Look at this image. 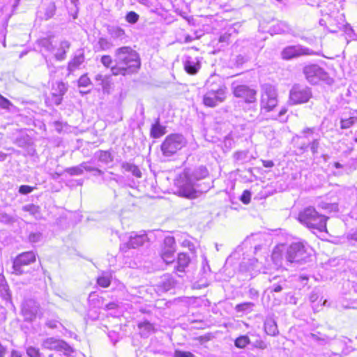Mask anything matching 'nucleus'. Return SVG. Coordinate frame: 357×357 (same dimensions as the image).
Listing matches in <instances>:
<instances>
[{"label": "nucleus", "mask_w": 357, "mask_h": 357, "mask_svg": "<svg viewBox=\"0 0 357 357\" xmlns=\"http://www.w3.org/2000/svg\"><path fill=\"white\" fill-rule=\"evenodd\" d=\"M278 93L275 86L269 84L261 86L260 109L261 111L269 112L278 105Z\"/></svg>", "instance_id": "39448f33"}, {"label": "nucleus", "mask_w": 357, "mask_h": 357, "mask_svg": "<svg viewBox=\"0 0 357 357\" xmlns=\"http://www.w3.org/2000/svg\"><path fill=\"white\" fill-rule=\"evenodd\" d=\"M146 240L147 236L146 234L131 236L129 241L121 246V250L126 251V250L130 248H137L142 246Z\"/></svg>", "instance_id": "2eb2a0df"}, {"label": "nucleus", "mask_w": 357, "mask_h": 357, "mask_svg": "<svg viewBox=\"0 0 357 357\" xmlns=\"http://www.w3.org/2000/svg\"><path fill=\"white\" fill-rule=\"evenodd\" d=\"M140 334L144 337H149L154 331L153 326L149 321H143L138 324Z\"/></svg>", "instance_id": "4be33fe9"}, {"label": "nucleus", "mask_w": 357, "mask_h": 357, "mask_svg": "<svg viewBox=\"0 0 357 357\" xmlns=\"http://www.w3.org/2000/svg\"><path fill=\"white\" fill-rule=\"evenodd\" d=\"M91 84L90 79L86 75H82L78 80V86L79 87H86Z\"/></svg>", "instance_id": "37998d69"}, {"label": "nucleus", "mask_w": 357, "mask_h": 357, "mask_svg": "<svg viewBox=\"0 0 357 357\" xmlns=\"http://www.w3.org/2000/svg\"><path fill=\"white\" fill-rule=\"evenodd\" d=\"M121 167L125 171L131 172L133 176L137 178H140L142 176L141 171L139 170L138 167L134 164L129 162H123L121 165Z\"/></svg>", "instance_id": "bb28decb"}, {"label": "nucleus", "mask_w": 357, "mask_h": 357, "mask_svg": "<svg viewBox=\"0 0 357 357\" xmlns=\"http://www.w3.org/2000/svg\"><path fill=\"white\" fill-rule=\"evenodd\" d=\"M0 222L5 224H12L15 222V218L6 213H0Z\"/></svg>", "instance_id": "c03bdc74"}, {"label": "nucleus", "mask_w": 357, "mask_h": 357, "mask_svg": "<svg viewBox=\"0 0 357 357\" xmlns=\"http://www.w3.org/2000/svg\"><path fill=\"white\" fill-rule=\"evenodd\" d=\"M112 273L109 272H102L100 276L97 278V284L101 287H108L111 284Z\"/></svg>", "instance_id": "b1692460"}, {"label": "nucleus", "mask_w": 357, "mask_h": 357, "mask_svg": "<svg viewBox=\"0 0 357 357\" xmlns=\"http://www.w3.org/2000/svg\"><path fill=\"white\" fill-rule=\"evenodd\" d=\"M139 18V15L134 11H130L126 15V20L130 24L137 23Z\"/></svg>", "instance_id": "58836bf2"}, {"label": "nucleus", "mask_w": 357, "mask_h": 357, "mask_svg": "<svg viewBox=\"0 0 357 357\" xmlns=\"http://www.w3.org/2000/svg\"><path fill=\"white\" fill-rule=\"evenodd\" d=\"M40 44L48 52H53L56 50V45L53 44L51 38H43L40 40Z\"/></svg>", "instance_id": "72a5a7b5"}, {"label": "nucleus", "mask_w": 357, "mask_h": 357, "mask_svg": "<svg viewBox=\"0 0 357 357\" xmlns=\"http://www.w3.org/2000/svg\"><path fill=\"white\" fill-rule=\"evenodd\" d=\"M310 150L313 155H315L318 153V149L319 148V139H315L310 144Z\"/></svg>", "instance_id": "de8ad7c7"}, {"label": "nucleus", "mask_w": 357, "mask_h": 357, "mask_svg": "<svg viewBox=\"0 0 357 357\" xmlns=\"http://www.w3.org/2000/svg\"><path fill=\"white\" fill-rule=\"evenodd\" d=\"M67 86L62 82L56 84V88H53V92H56L59 95L63 96L67 91Z\"/></svg>", "instance_id": "4c0bfd02"}, {"label": "nucleus", "mask_w": 357, "mask_h": 357, "mask_svg": "<svg viewBox=\"0 0 357 357\" xmlns=\"http://www.w3.org/2000/svg\"><path fill=\"white\" fill-rule=\"evenodd\" d=\"M234 95L244 100L245 102L252 103L256 101L257 91L244 84L236 85L232 84Z\"/></svg>", "instance_id": "ddd939ff"}, {"label": "nucleus", "mask_w": 357, "mask_h": 357, "mask_svg": "<svg viewBox=\"0 0 357 357\" xmlns=\"http://www.w3.org/2000/svg\"><path fill=\"white\" fill-rule=\"evenodd\" d=\"M83 172H93L95 167H93L89 165L88 162H84L82 163Z\"/></svg>", "instance_id": "bf43d9fd"}, {"label": "nucleus", "mask_w": 357, "mask_h": 357, "mask_svg": "<svg viewBox=\"0 0 357 357\" xmlns=\"http://www.w3.org/2000/svg\"><path fill=\"white\" fill-rule=\"evenodd\" d=\"M248 152L247 151H240L234 153V158L236 161L243 162L248 158Z\"/></svg>", "instance_id": "ea45409f"}, {"label": "nucleus", "mask_w": 357, "mask_h": 357, "mask_svg": "<svg viewBox=\"0 0 357 357\" xmlns=\"http://www.w3.org/2000/svg\"><path fill=\"white\" fill-rule=\"evenodd\" d=\"M253 305L254 304L252 303L246 302L236 305L235 309L238 312H243L250 309Z\"/></svg>", "instance_id": "79ce46f5"}, {"label": "nucleus", "mask_w": 357, "mask_h": 357, "mask_svg": "<svg viewBox=\"0 0 357 357\" xmlns=\"http://www.w3.org/2000/svg\"><path fill=\"white\" fill-rule=\"evenodd\" d=\"M164 243L165 245V248H172L175 249V241L173 237L169 236L165 238Z\"/></svg>", "instance_id": "3c124183"}, {"label": "nucleus", "mask_w": 357, "mask_h": 357, "mask_svg": "<svg viewBox=\"0 0 357 357\" xmlns=\"http://www.w3.org/2000/svg\"><path fill=\"white\" fill-rule=\"evenodd\" d=\"M6 281L3 275H0V290H5L6 291V295L8 296L7 298H10V295L8 293V289H7V287L5 284Z\"/></svg>", "instance_id": "5fc2aeb1"}, {"label": "nucleus", "mask_w": 357, "mask_h": 357, "mask_svg": "<svg viewBox=\"0 0 357 357\" xmlns=\"http://www.w3.org/2000/svg\"><path fill=\"white\" fill-rule=\"evenodd\" d=\"M175 249L172 248H165L161 256L162 259L167 263L169 264L174 261V253Z\"/></svg>", "instance_id": "473e14b6"}, {"label": "nucleus", "mask_w": 357, "mask_h": 357, "mask_svg": "<svg viewBox=\"0 0 357 357\" xmlns=\"http://www.w3.org/2000/svg\"><path fill=\"white\" fill-rule=\"evenodd\" d=\"M313 54H314L313 50L300 45L287 46L281 52L282 58L284 60H290L301 56Z\"/></svg>", "instance_id": "9d476101"}, {"label": "nucleus", "mask_w": 357, "mask_h": 357, "mask_svg": "<svg viewBox=\"0 0 357 357\" xmlns=\"http://www.w3.org/2000/svg\"><path fill=\"white\" fill-rule=\"evenodd\" d=\"M111 72L113 75H126L128 74H131V73L129 70H128L125 68V66H123L122 65H120L116 63L114 66L111 67Z\"/></svg>", "instance_id": "c756f323"}, {"label": "nucleus", "mask_w": 357, "mask_h": 357, "mask_svg": "<svg viewBox=\"0 0 357 357\" xmlns=\"http://www.w3.org/2000/svg\"><path fill=\"white\" fill-rule=\"evenodd\" d=\"M26 354L29 357H42L39 349L33 347H29L26 349Z\"/></svg>", "instance_id": "a19ab883"}, {"label": "nucleus", "mask_w": 357, "mask_h": 357, "mask_svg": "<svg viewBox=\"0 0 357 357\" xmlns=\"http://www.w3.org/2000/svg\"><path fill=\"white\" fill-rule=\"evenodd\" d=\"M190 176L195 183L201 179L205 178L208 175L207 169L204 166L196 168L192 173L190 172Z\"/></svg>", "instance_id": "6ab92c4d"}, {"label": "nucleus", "mask_w": 357, "mask_h": 357, "mask_svg": "<svg viewBox=\"0 0 357 357\" xmlns=\"http://www.w3.org/2000/svg\"><path fill=\"white\" fill-rule=\"evenodd\" d=\"M262 164L265 167H272L274 166V163L272 160H262Z\"/></svg>", "instance_id": "0e129e2a"}, {"label": "nucleus", "mask_w": 357, "mask_h": 357, "mask_svg": "<svg viewBox=\"0 0 357 357\" xmlns=\"http://www.w3.org/2000/svg\"><path fill=\"white\" fill-rule=\"evenodd\" d=\"M7 349L0 343V357H5Z\"/></svg>", "instance_id": "338daca9"}, {"label": "nucleus", "mask_w": 357, "mask_h": 357, "mask_svg": "<svg viewBox=\"0 0 357 357\" xmlns=\"http://www.w3.org/2000/svg\"><path fill=\"white\" fill-rule=\"evenodd\" d=\"M41 347L45 349L62 351L66 356H70L73 352V348L67 342L54 337L44 339Z\"/></svg>", "instance_id": "0eeeda50"}, {"label": "nucleus", "mask_w": 357, "mask_h": 357, "mask_svg": "<svg viewBox=\"0 0 357 357\" xmlns=\"http://www.w3.org/2000/svg\"><path fill=\"white\" fill-rule=\"evenodd\" d=\"M190 263V257L187 254L180 253L177 258L176 271L183 272Z\"/></svg>", "instance_id": "412c9836"}, {"label": "nucleus", "mask_w": 357, "mask_h": 357, "mask_svg": "<svg viewBox=\"0 0 357 357\" xmlns=\"http://www.w3.org/2000/svg\"><path fill=\"white\" fill-rule=\"evenodd\" d=\"M186 144L184 137L178 134H172L166 137L161 144V151L164 155L171 156L181 150Z\"/></svg>", "instance_id": "423d86ee"}, {"label": "nucleus", "mask_w": 357, "mask_h": 357, "mask_svg": "<svg viewBox=\"0 0 357 357\" xmlns=\"http://www.w3.org/2000/svg\"><path fill=\"white\" fill-rule=\"evenodd\" d=\"M314 128H306L303 129V133L305 137H307L309 135H312L314 132Z\"/></svg>", "instance_id": "052dcab7"}, {"label": "nucleus", "mask_w": 357, "mask_h": 357, "mask_svg": "<svg viewBox=\"0 0 357 357\" xmlns=\"http://www.w3.org/2000/svg\"><path fill=\"white\" fill-rule=\"evenodd\" d=\"M22 314L26 321H33L42 315L39 305L33 300H26L22 304Z\"/></svg>", "instance_id": "f8f14e48"}, {"label": "nucleus", "mask_w": 357, "mask_h": 357, "mask_svg": "<svg viewBox=\"0 0 357 357\" xmlns=\"http://www.w3.org/2000/svg\"><path fill=\"white\" fill-rule=\"evenodd\" d=\"M84 55L83 53H80L79 54L75 56L68 65V70L69 71V74L77 69L84 62Z\"/></svg>", "instance_id": "aec40b11"}, {"label": "nucleus", "mask_w": 357, "mask_h": 357, "mask_svg": "<svg viewBox=\"0 0 357 357\" xmlns=\"http://www.w3.org/2000/svg\"><path fill=\"white\" fill-rule=\"evenodd\" d=\"M327 219V217L319 214L313 207L305 208L298 215L300 222L311 230L320 232L326 231Z\"/></svg>", "instance_id": "f03ea898"}, {"label": "nucleus", "mask_w": 357, "mask_h": 357, "mask_svg": "<svg viewBox=\"0 0 357 357\" xmlns=\"http://www.w3.org/2000/svg\"><path fill=\"white\" fill-rule=\"evenodd\" d=\"M46 62H47V68H48L49 71H50V75L51 77H52L53 75L55 74L56 72V67L54 66L52 64L50 63L47 61Z\"/></svg>", "instance_id": "680f3d73"}, {"label": "nucleus", "mask_w": 357, "mask_h": 357, "mask_svg": "<svg viewBox=\"0 0 357 357\" xmlns=\"http://www.w3.org/2000/svg\"><path fill=\"white\" fill-rule=\"evenodd\" d=\"M66 172H67L68 174L71 176H79L82 174L84 172L82 167V163L77 166L67 168L66 169Z\"/></svg>", "instance_id": "c9c22d12"}, {"label": "nucleus", "mask_w": 357, "mask_h": 357, "mask_svg": "<svg viewBox=\"0 0 357 357\" xmlns=\"http://www.w3.org/2000/svg\"><path fill=\"white\" fill-rule=\"evenodd\" d=\"M97 157L99 161L105 164H108L113 160V158L112 157L111 153L106 151H100L98 152Z\"/></svg>", "instance_id": "7c9ffc66"}, {"label": "nucleus", "mask_w": 357, "mask_h": 357, "mask_svg": "<svg viewBox=\"0 0 357 357\" xmlns=\"http://www.w3.org/2000/svg\"><path fill=\"white\" fill-rule=\"evenodd\" d=\"M114 57L116 63L125 66L131 73H136L140 68L139 54L130 47L124 46L117 48L114 52Z\"/></svg>", "instance_id": "f257e3e1"}, {"label": "nucleus", "mask_w": 357, "mask_h": 357, "mask_svg": "<svg viewBox=\"0 0 357 357\" xmlns=\"http://www.w3.org/2000/svg\"><path fill=\"white\" fill-rule=\"evenodd\" d=\"M229 37H230L229 33H225V34L220 36V37L219 38V42L220 43L228 42Z\"/></svg>", "instance_id": "e2e57ef3"}, {"label": "nucleus", "mask_w": 357, "mask_h": 357, "mask_svg": "<svg viewBox=\"0 0 357 357\" xmlns=\"http://www.w3.org/2000/svg\"><path fill=\"white\" fill-rule=\"evenodd\" d=\"M12 103L7 98L0 95V107L3 109H8Z\"/></svg>", "instance_id": "603ef678"}, {"label": "nucleus", "mask_w": 357, "mask_h": 357, "mask_svg": "<svg viewBox=\"0 0 357 357\" xmlns=\"http://www.w3.org/2000/svg\"><path fill=\"white\" fill-rule=\"evenodd\" d=\"M348 238L349 239H351V240L357 241V230L355 231L354 232L349 234Z\"/></svg>", "instance_id": "774afa93"}, {"label": "nucleus", "mask_w": 357, "mask_h": 357, "mask_svg": "<svg viewBox=\"0 0 357 357\" xmlns=\"http://www.w3.org/2000/svg\"><path fill=\"white\" fill-rule=\"evenodd\" d=\"M107 32L114 39H122L126 35L125 31L116 26H109L107 27Z\"/></svg>", "instance_id": "5701e85b"}, {"label": "nucleus", "mask_w": 357, "mask_h": 357, "mask_svg": "<svg viewBox=\"0 0 357 357\" xmlns=\"http://www.w3.org/2000/svg\"><path fill=\"white\" fill-rule=\"evenodd\" d=\"M35 261L36 255L33 252H26L19 255L13 261L14 273L17 275H22L24 273L22 266L29 265Z\"/></svg>", "instance_id": "4468645a"}, {"label": "nucleus", "mask_w": 357, "mask_h": 357, "mask_svg": "<svg viewBox=\"0 0 357 357\" xmlns=\"http://www.w3.org/2000/svg\"><path fill=\"white\" fill-rule=\"evenodd\" d=\"M250 199H251L250 192L249 190H244L241 197V202L245 204H248L250 202Z\"/></svg>", "instance_id": "8fccbe9b"}, {"label": "nucleus", "mask_w": 357, "mask_h": 357, "mask_svg": "<svg viewBox=\"0 0 357 357\" xmlns=\"http://www.w3.org/2000/svg\"><path fill=\"white\" fill-rule=\"evenodd\" d=\"M98 45L101 50L104 51L109 50L114 46L113 43L109 39L104 37L99 38Z\"/></svg>", "instance_id": "2f4dec72"}, {"label": "nucleus", "mask_w": 357, "mask_h": 357, "mask_svg": "<svg viewBox=\"0 0 357 357\" xmlns=\"http://www.w3.org/2000/svg\"><path fill=\"white\" fill-rule=\"evenodd\" d=\"M175 185L179 196L190 199L197 197L199 192H207L210 188L208 185L204 189H197L198 185L192 180L189 171H185L179 175L175 181Z\"/></svg>", "instance_id": "7ed1b4c3"}, {"label": "nucleus", "mask_w": 357, "mask_h": 357, "mask_svg": "<svg viewBox=\"0 0 357 357\" xmlns=\"http://www.w3.org/2000/svg\"><path fill=\"white\" fill-rule=\"evenodd\" d=\"M106 77H107V76H104L101 74H98L95 77V80L97 82H99L100 83L101 82L106 80Z\"/></svg>", "instance_id": "69168bd1"}, {"label": "nucleus", "mask_w": 357, "mask_h": 357, "mask_svg": "<svg viewBox=\"0 0 357 357\" xmlns=\"http://www.w3.org/2000/svg\"><path fill=\"white\" fill-rule=\"evenodd\" d=\"M70 47V43L68 40H62L59 43V47L56 48L54 58L57 61H63L66 57V52Z\"/></svg>", "instance_id": "dca6fc26"}, {"label": "nucleus", "mask_w": 357, "mask_h": 357, "mask_svg": "<svg viewBox=\"0 0 357 357\" xmlns=\"http://www.w3.org/2000/svg\"><path fill=\"white\" fill-rule=\"evenodd\" d=\"M41 238L40 233H32L29 235V239L31 242L36 243L38 242Z\"/></svg>", "instance_id": "6e6d98bb"}, {"label": "nucleus", "mask_w": 357, "mask_h": 357, "mask_svg": "<svg viewBox=\"0 0 357 357\" xmlns=\"http://www.w3.org/2000/svg\"><path fill=\"white\" fill-rule=\"evenodd\" d=\"M101 63L106 68H109L113 62L109 55H104L100 59Z\"/></svg>", "instance_id": "a18cd8bd"}, {"label": "nucleus", "mask_w": 357, "mask_h": 357, "mask_svg": "<svg viewBox=\"0 0 357 357\" xmlns=\"http://www.w3.org/2000/svg\"><path fill=\"white\" fill-rule=\"evenodd\" d=\"M264 331L267 335L276 336L279 333L275 321L272 318H267L264 321Z\"/></svg>", "instance_id": "f3484780"}, {"label": "nucleus", "mask_w": 357, "mask_h": 357, "mask_svg": "<svg viewBox=\"0 0 357 357\" xmlns=\"http://www.w3.org/2000/svg\"><path fill=\"white\" fill-rule=\"evenodd\" d=\"M312 97V92L308 87L294 85L289 93V102L292 105L307 102Z\"/></svg>", "instance_id": "6e6552de"}, {"label": "nucleus", "mask_w": 357, "mask_h": 357, "mask_svg": "<svg viewBox=\"0 0 357 357\" xmlns=\"http://www.w3.org/2000/svg\"><path fill=\"white\" fill-rule=\"evenodd\" d=\"M165 133V128L158 123L153 125L151 130V135L154 138H159Z\"/></svg>", "instance_id": "cd10ccee"}, {"label": "nucleus", "mask_w": 357, "mask_h": 357, "mask_svg": "<svg viewBox=\"0 0 357 357\" xmlns=\"http://www.w3.org/2000/svg\"><path fill=\"white\" fill-rule=\"evenodd\" d=\"M174 357H195V356L190 351L176 350L174 354Z\"/></svg>", "instance_id": "09e8293b"}, {"label": "nucleus", "mask_w": 357, "mask_h": 357, "mask_svg": "<svg viewBox=\"0 0 357 357\" xmlns=\"http://www.w3.org/2000/svg\"><path fill=\"white\" fill-rule=\"evenodd\" d=\"M186 72L191 75L196 74L200 68V64L197 61L186 60L184 64Z\"/></svg>", "instance_id": "a878e982"}, {"label": "nucleus", "mask_w": 357, "mask_h": 357, "mask_svg": "<svg viewBox=\"0 0 357 357\" xmlns=\"http://www.w3.org/2000/svg\"><path fill=\"white\" fill-rule=\"evenodd\" d=\"M63 96L59 95L56 92H52V98H51L50 100L54 105H59L61 104V102L63 100Z\"/></svg>", "instance_id": "49530a36"}, {"label": "nucleus", "mask_w": 357, "mask_h": 357, "mask_svg": "<svg viewBox=\"0 0 357 357\" xmlns=\"http://www.w3.org/2000/svg\"><path fill=\"white\" fill-rule=\"evenodd\" d=\"M303 73L307 81L314 84H317L320 80L326 79L327 77V74L324 70L316 64L305 66Z\"/></svg>", "instance_id": "9b49d317"}, {"label": "nucleus", "mask_w": 357, "mask_h": 357, "mask_svg": "<svg viewBox=\"0 0 357 357\" xmlns=\"http://www.w3.org/2000/svg\"><path fill=\"white\" fill-rule=\"evenodd\" d=\"M249 342L250 340L248 336H241L235 340V346L238 348H244Z\"/></svg>", "instance_id": "e433bc0d"}, {"label": "nucleus", "mask_w": 357, "mask_h": 357, "mask_svg": "<svg viewBox=\"0 0 357 357\" xmlns=\"http://www.w3.org/2000/svg\"><path fill=\"white\" fill-rule=\"evenodd\" d=\"M119 307L118 303L116 302H111L107 304H106L104 307V309L105 310H114L116 309Z\"/></svg>", "instance_id": "13d9d810"}, {"label": "nucleus", "mask_w": 357, "mask_h": 357, "mask_svg": "<svg viewBox=\"0 0 357 357\" xmlns=\"http://www.w3.org/2000/svg\"><path fill=\"white\" fill-rule=\"evenodd\" d=\"M226 98V89L221 86L207 91L203 98V102L207 107H213L222 102Z\"/></svg>", "instance_id": "1a4fd4ad"}, {"label": "nucleus", "mask_w": 357, "mask_h": 357, "mask_svg": "<svg viewBox=\"0 0 357 357\" xmlns=\"http://www.w3.org/2000/svg\"><path fill=\"white\" fill-rule=\"evenodd\" d=\"M174 285H175V281L172 278L168 279L167 282H164V287H165V290H167V291L169 290L170 289L174 287Z\"/></svg>", "instance_id": "4d7b16f0"}, {"label": "nucleus", "mask_w": 357, "mask_h": 357, "mask_svg": "<svg viewBox=\"0 0 357 357\" xmlns=\"http://www.w3.org/2000/svg\"><path fill=\"white\" fill-rule=\"evenodd\" d=\"M271 259L277 268L282 266L284 261L282 246H277L274 248Z\"/></svg>", "instance_id": "a211bd4d"}, {"label": "nucleus", "mask_w": 357, "mask_h": 357, "mask_svg": "<svg viewBox=\"0 0 357 357\" xmlns=\"http://www.w3.org/2000/svg\"><path fill=\"white\" fill-rule=\"evenodd\" d=\"M312 249L303 242L292 243L287 249L285 261L287 264L307 262L311 257Z\"/></svg>", "instance_id": "20e7f679"}, {"label": "nucleus", "mask_w": 357, "mask_h": 357, "mask_svg": "<svg viewBox=\"0 0 357 357\" xmlns=\"http://www.w3.org/2000/svg\"><path fill=\"white\" fill-rule=\"evenodd\" d=\"M357 123V117L350 116L349 118H342L340 120V128L342 129H348Z\"/></svg>", "instance_id": "c85d7f7f"}, {"label": "nucleus", "mask_w": 357, "mask_h": 357, "mask_svg": "<svg viewBox=\"0 0 357 357\" xmlns=\"http://www.w3.org/2000/svg\"><path fill=\"white\" fill-rule=\"evenodd\" d=\"M33 188L29 185H23L19 188V192L22 195H27L33 191Z\"/></svg>", "instance_id": "864d4df0"}, {"label": "nucleus", "mask_w": 357, "mask_h": 357, "mask_svg": "<svg viewBox=\"0 0 357 357\" xmlns=\"http://www.w3.org/2000/svg\"><path fill=\"white\" fill-rule=\"evenodd\" d=\"M56 9L55 3L54 2H50L45 8V19L47 20L52 18L55 14Z\"/></svg>", "instance_id": "f704fd0d"}, {"label": "nucleus", "mask_w": 357, "mask_h": 357, "mask_svg": "<svg viewBox=\"0 0 357 357\" xmlns=\"http://www.w3.org/2000/svg\"><path fill=\"white\" fill-rule=\"evenodd\" d=\"M24 211L28 212L35 219L40 220L42 218L40 207L34 204H27L22 207Z\"/></svg>", "instance_id": "393cba45"}]
</instances>
